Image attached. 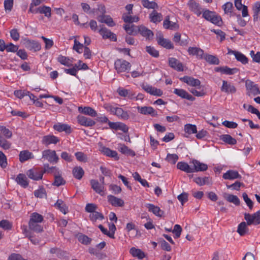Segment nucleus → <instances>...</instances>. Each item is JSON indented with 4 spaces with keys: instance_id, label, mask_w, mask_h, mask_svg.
Here are the masks:
<instances>
[{
    "instance_id": "f257e3e1",
    "label": "nucleus",
    "mask_w": 260,
    "mask_h": 260,
    "mask_svg": "<svg viewBox=\"0 0 260 260\" xmlns=\"http://www.w3.org/2000/svg\"><path fill=\"white\" fill-rule=\"evenodd\" d=\"M203 17L206 20L210 21L216 25H219L221 22V19L220 16L216 15L214 12L208 10L203 11Z\"/></svg>"
},
{
    "instance_id": "f03ea898",
    "label": "nucleus",
    "mask_w": 260,
    "mask_h": 260,
    "mask_svg": "<svg viewBox=\"0 0 260 260\" xmlns=\"http://www.w3.org/2000/svg\"><path fill=\"white\" fill-rule=\"evenodd\" d=\"M50 163L56 164L59 160V157L55 150L46 149L42 151V157Z\"/></svg>"
},
{
    "instance_id": "7ed1b4c3",
    "label": "nucleus",
    "mask_w": 260,
    "mask_h": 260,
    "mask_svg": "<svg viewBox=\"0 0 260 260\" xmlns=\"http://www.w3.org/2000/svg\"><path fill=\"white\" fill-rule=\"evenodd\" d=\"M115 69L118 73L124 72L130 70L131 64L127 61L118 59L115 61Z\"/></svg>"
},
{
    "instance_id": "20e7f679",
    "label": "nucleus",
    "mask_w": 260,
    "mask_h": 260,
    "mask_svg": "<svg viewBox=\"0 0 260 260\" xmlns=\"http://www.w3.org/2000/svg\"><path fill=\"white\" fill-rule=\"evenodd\" d=\"M244 218L247 221V225H257L260 223V210L253 214L245 213Z\"/></svg>"
},
{
    "instance_id": "39448f33",
    "label": "nucleus",
    "mask_w": 260,
    "mask_h": 260,
    "mask_svg": "<svg viewBox=\"0 0 260 260\" xmlns=\"http://www.w3.org/2000/svg\"><path fill=\"white\" fill-rule=\"evenodd\" d=\"M141 87L146 92L152 95L160 96L163 94L162 90L153 87L147 83L142 84Z\"/></svg>"
},
{
    "instance_id": "423d86ee",
    "label": "nucleus",
    "mask_w": 260,
    "mask_h": 260,
    "mask_svg": "<svg viewBox=\"0 0 260 260\" xmlns=\"http://www.w3.org/2000/svg\"><path fill=\"white\" fill-rule=\"evenodd\" d=\"M100 27L99 32L104 39H109L113 41H117V37L115 34L103 26H100Z\"/></svg>"
},
{
    "instance_id": "0eeeda50",
    "label": "nucleus",
    "mask_w": 260,
    "mask_h": 260,
    "mask_svg": "<svg viewBox=\"0 0 260 260\" xmlns=\"http://www.w3.org/2000/svg\"><path fill=\"white\" fill-rule=\"evenodd\" d=\"M246 87L248 90L249 95L250 94L256 95L260 94V90L257 85L250 80H248L246 81Z\"/></svg>"
},
{
    "instance_id": "6e6552de",
    "label": "nucleus",
    "mask_w": 260,
    "mask_h": 260,
    "mask_svg": "<svg viewBox=\"0 0 260 260\" xmlns=\"http://www.w3.org/2000/svg\"><path fill=\"white\" fill-rule=\"evenodd\" d=\"M187 6L190 11L196 14L197 16H200L204 11L199 4L193 0H190L187 3Z\"/></svg>"
},
{
    "instance_id": "1a4fd4ad",
    "label": "nucleus",
    "mask_w": 260,
    "mask_h": 260,
    "mask_svg": "<svg viewBox=\"0 0 260 260\" xmlns=\"http://www.w3.org/2000/svg\"><path fill=\"white\" fill-rule=\"evenodd\" d=\"M26 174L29 178L38 181L42 179L44 172L37 169H32L28 170Z\"/></svg>"
},
{
    "instance_id": "9d476101",
    "label": "nucleus",
    "mask_w": 260,
    "mask_h": 260,
    "mask_svg": "<svg viewBox=\"0 0 260 260\" xmlns=\"http://www.w3.org/2000/svg\"><path fill=\"white\" fill-rule=\"evenodd\" d=\"M24 44L25 47L29 50L37 51L41 49V44L36 41L26 39L24 40Z\"/></svg>"
},
{
    "instance_id": "9b49d317",
    "label": "nucleus",
    "mask_w": 260,
    "mask_h": 260,
    "mask_svg": "<svg viewBox=\"0 0 260 260\" xmlns=\"http://www.w3.org/2000/svg\"><path fill=\"white\" fill-rule=\"evenodd\" d=\"M59 142V139L52 135L44 136L42 137L41 143L42 144L48 146L51 144H56Z\"/></svg>"
},
{
    "instance_id": "f8f14e48",
    "label": "nucleus",
    "mask_w": 260,
    "mask_h": 260,
    "mask_svg": "<svg viewBox=\"0 0 260 260\" xmlns=\"http://www.w3.org/2000/svg\"><path fill=\"white\" fill-rule=\"evenodd\" d=\"M228 54L234 55L237 61L241 62L243 64H245L248 62V58L240 52L233 50L229 48Z\"/></svg>"
},
{
    "instance_id": "ddd939ff",
    "label": "nucleus",
    "mask_w": 260,
    "mask_h": 260,
    "mask_svg": "<svg viewBox=\"0 0 260 260\" xmlns=\"http://www.w3.org/2000/svg\"><path fill=\"white\" fill-rule=\"evenodd\" d=\"M156 40L158 44L167 49H173V45L171 42L168 39H164L161 34L159 33L156 35Z\"/></svg>"
},
{
    "instance_id": "4468645a",
    "label": "nucleus",
    "mask_w": 260,
    "mask_h": 260,
    "mask_svg": "<svg viewBox=\"0 0 260 260\" xmlns=\"http://www.w3.org/2000/svg\"><path fill=\"white\" fill-rule=\"evenodd\" d=\"M90 182L91 188L94 191L101 196L104 194L105 187L103 184L100 183L98 180L94 179L91 180Z\"/></svg>"
},
{
    "instance_id": "2eb2a0df",
    "label": "nucleus",
    "mask_w": 260,
    "mask_h": 260,
    "mask_svg": "<svg viewBox=\"0 0 260 260\" xmlns=\"http://www.w3.org/2000/svg\"><path fill=\"white\" fill-rule=\"evenodd\" d=\"M138 33L147 40L151 39L154 36L153 32L150 29L143 25L138 26Z\"/></svg>"
},
{
    "instance_id": "dca6fc26",
    "label": "nucleus",
    "mask_w": 260,
    "mask_h": 260,
    "mask_svg": "<svg viewBox=\"0 0 260 260\" xmlns=\"http://www.w3.org/2000/svg\"><path fill=\"white\" fill-rule=\"evenodd\" d=\"M100 150L103 154L107 156L114 158L115 160L119 159L118 153L116 151L112 150L110 148L104 146L100 147Z\"/></svg>"
},
{
    "instance_id": "f3484780",
    "label": "nucleus",
    "mask_w": 260,
    "mask_h": 260,
    "mask_svg": "<svg viewBox=\"0 0 260 260\" xmlns=\"http://www.w3.org/2000/svg\"><path fill=\"white\" fill-rule=\"evenodd\" d=\"M174 93L178 96L184 99H186L191 101L195 100V98L191 95L189 94L186 90L183 89L175 88Z\"/></svg>"
},
{
    "instance_id": "a211bd4d",
    "label": "nucleus",
    "mask_w": 260,
    "mask_h": 260,
    "mask_svg": "<svg viewBox=\"0 0 260 260\" xmlns=\"http://www.w3.org/2000/svg\"><path fill=\"white\" fill-rule=\"evenodd\" d=\"M138 112L144 115H150L152 116L157 115V112L152 107H137Z\"/></svg>"
},
{
    "instance_id": "6ab92c4d",
    "label": "nucleus",
    "mask_w": 260,
    "mask_h": 260,
    "mask_svg": "<svg viewBox=\"0 0 260 260\" xmlns=\"http://www.w3.org/2000/svg\"><path fill=\"white\" fill-rule=\"evenodd\" d=\"M145 206L148 209L149 212L153 213L156 216L161 217L164 214V212L159 207L155 206L152 204H146Z\"/></svg>"
},
{
    "instance_id": "aec40b11",
    "label": "nucleus",
    "mask_w": 260,
    "mask_h": 260,
    "mask_svg": "<svg viewBox=\"0 0 260 260\" xmlns=\"http://www.w3.org/2000/svg\"><path fill=\"white\" fill-rule=\"evenodd\" d=\"M187 52L190 55L196 56L197 58L200 59H203L204 51L198 47H190L188 48Z\"/></svg>"
},
{
    "instance_id": "412c9836",
    "label": "nucleus",
    "mask_w": 260,
    "mask_h": 260,
    "mask_svg": "<svg viewBox=\"0 0 260 260\" xmlns=\"http://www.w3.org/2000/svg\"><path fill=\"white\" fill-rule=\"evenodd\" d=\"M77 121L80 125L84 126H92L95 124L94 120L82 115L77 117Z\"/></svg>"
},
{
    "instance_id": "4be33fe9",
    "label": "nucleus",
    "mask_w": 260,
    "mask_h": 260,
    "mask_svg": "<svg viewBox=\"0 0 260 260\" xmlns=\"http://www.w3.org/2000/svg\"><path fill=\"white\" fill-rule=\"evenodd\" d=\"M191 163L193 165V167L192 168L193 169V172L205 171L208 169L207 165L201 162L198 160L193 159Z\"/></svg>"
},
{
    "instance_id": "5701e85b",
    "label": "nucleus",
    "mask_w": 260,
    "mask_h": 260,
    "mask_svg": "<svg viewBox=\"0 0 260 260\" xmlns=\"http://www.w3.org/2000/svg\"><path fill=\"white\" fill-rule=\"evenodd\" d=\"M180 80L191 86H200L201 84V82L199 79H194L193 77L189 76H184L181 78Z\"/></svg>"
},
{
    "instance_id": "b1692460",
    "label": "nucleus",
    "mask_w": 260,
    "mask_h": 260,
    "mask_svg": "<svg viewBox=\"0 0 260 260\" xmlns=\"http://www.w3.org/2000/svg\"><path fill=\"white\" fill-rule=\"evenodd\" d=\"M169 64L171 68L178 71L180 72L183 71V66L182 63L175 58H169Z\"/></svg>"
},
{
    "instance_id": "393cba45",
    "label": "nucleus",
    "mask_w": 260,
    "mask_h": 260,
    "mask_svg": "<svg viewBox=\"0 0 260 260\" xmlns=\"http://www.w3.org/2000/svg\"><path fill=\"white\" fill-rule=\"evenodd\" d=\"M216 72H220L226 75H234L237 73L238 69L237 68H230L227 66L217 67L215 69Z\"/></svg>"
},
{
    "instance_id": "a878e982",
    "label": "nucleus",
    "mask_w": 260,
    "mask_h": 260,
    "mask_svg": "<svg viewBox=\"0 0 260 260\" xmlns=\"http://www.w3.org/2000/svg\"><path fill=\"white\" fill-rule=\"evenodd\" d=\"M108 202L113 206L122 207L124 205V201L112 195H109L107 197Z\"/></svg>"
},
{
    "instance_id": "bb28decb",
    "label": "nucleus",
    "mask_w": 260,
    "mask_h": 260,
    "mask_svg": "<svg viewBox=\"0 0 260 260\" xmlns=\"http://www.w3.org/2000/svg\"><path fill=\"white\" fill-rule=\"evenodd\" d=\"M53 128L59 132H65L67 134H70L72 132L71 126L64 123L55 124L53 125Z\"/></svg>"
},
{
    "instance_id": "cd10ccee",
    "label": "nucleus",
    "mask_w": 260,
    "mask_h": 260,
    "mask_svg": "<svg viewBox=\"0 0 260 260\" xmlns=\"http://www.w3.org/2000/svg\"><path fill=\"white\" fill-rule=\"evenodd\" d=\"M222 91L226 92L228 93H235L236 91L235 87L232 84L228 83L225 80L222 81V85L221 88Z\"/></svg>"
},
{
    "instance_id": "c85d7f7f",
    "label": "nucleus",
    "mask_w": 260,
    "mask_h": 260,
    "mask_svg": "<svg viewBox=\"0 0 260 260\" xmlns=\"http://www.w3.org/2000/svg\"><path fill=\"white\" fill-rule=\"evenodd\" d=\"M234 3L238 10H242V15L243 17L248 15L247 7L242 4V0H235Z\"/></svg>"
},
{
    "instance_id": "c756f323",
    "label": "nucleus",
    "mask_w": 260,
    "mask_h": 260,
    "mask_svg": "<svg viewBox=\"0 0 260 260\" xmlns=\"http://www.w3.org/2000/svg\"><path fill=\"white\" fill-rule=\"evenodd\" d=\"M78 111L91 117H95L97 116L96 112L90 107H84L83 108L82 107H79Z\"/></svg>"
},
{
    "instance_id": "7c9ffc66",
    "label": "nucleus",
    "mask_w": 260,
    "mask_h": 260,
    "mask_svg": "<svg viewBox=\"0 0 260 260\" xmlns=\"http://www.w3.org/2000/svg\"><path fill=\"white\" fill-rule=\"evenodd\" d=\"M97 19L99 22L105 23L110 27L115 25V23L112 18L108 15L100 16L98 17Z\"/></svg>"
},
{
    "instance_id": "2f4dec72",
    "label": "nucleus",
    "mask_w": 260,
    "mask_h": 260,
    "mask_svg": "<svg viewBox=\"0 0 260 260\" xmlns=\"http://www.w3.org/2000/svg\"><path fill=\"white\" fill-rule=\"evenodd\" d=\"M241 177L239 173L237 171L234 170H229L223 175V178L224 179L233 180Z\"/></svg>"
},
{
    "instance_id": "473e14b6",
    "label": "nucleus",
    "mask_w": 260,
    "mask_h": 260,
    "mask_svg": "<svg viewBox=\"0 0 260 260\" xmlns=\"http://www.w3.org/2000/svg\"><path fill=\"white\" fill-rule=\"evenodd\" d=\"M57 60L60 64L64 66L68 67L72 66L73 58H70L62 55H59L57 58Z\"/></svg>"
},
{
    "instance_id": "72a5a7b5",
    "label": "nucleus",
    "mask_w": 260,
    "mask_h": 260,
    "mask_svg": "<svg viewBox=\"0 0 260 260\" xmlns=\"http://www.w3.org/2000/svg\"><path fill=\"white\" fill-rule=\"evenodd\" d=\"M33 154L28 150L21 151L19 154V160L21 162H24L29 159L34 158Z\"/></svg>"
},
{
    "instance_id": "f704fd0d",
    "label": "nucleus",
    "mask_w": 260,
    "mask_h": 260,
    "mask_svg": "<svg viewBox=\"0 0 260 260\" xmlns=\"http://www.w3.org/2000/svg\"><path fill=\"white\" fill-rule=\"evenodd\" d=\"M17 183L23 187H26L28 185L27 177L23 174H19L16 179Z\"/></svg>"
},
{
    "instance_id": "c9c22d12",
    "label": "nucleus",
    "mask_w": 260,
    "mask_h": 260,
    "mask_svg": "<svg viewBox=\"0 0 260 260\" xmlns=\"http://www.w3.org/2000/svg\"><path fill=\"white\" fill-rule=\"evenodd\" d=\"M177 168L182 171L187 173H193V169L188 164L183 161L178 162L177 165Z\"/></svg>"
},
{
    "instance_id": "e433bc0d",
    "label": "nucleus",
    "mask_w": 260,
    "mask_h": 260,
    "mask_svg": "<svg viewBox=\"0 0 260 260\" xmlns=\"http://www.w3.org/2000/svg\"><path fill=\"white\" fill-rule=\"evenodd\" d=\"M164 27L166 29L172 30H176L179 26L177 23L170 21L169 17L168 16L163 22Z\"/></svg>"
},
{
    "instance_id": "4c0bfd02",
    "label": "nucleus",
    "mask_w": 260,
    "mask_h": 260,
    "mask_svg": "<svg viewBox=\"0 0 260 260\" xmlns=\"http://www.w3.org/2000/svg\"><path fill=\"white\" fill-rule=\"evenodd\" d=\"M118 150L120 152L125 155L131 156L135 155V152L124 144H119Z\"/></svg>"
},
{
    "instance_id": "58836bf2",
    "label": "nucleus",
    "mask_w": 260,
    "mask_h": 260,
    "mask_svg": "<svg viewBox=\"0 0 260 260\" xmlns=\"http://www.w3.org/2000/svg\"><path fill=\"white\" fill-rule=\"evenodd\" d=\"M203 59H204L207 62L211 64H218L219 63V60L218 58L214 55L205 54L204 53Z\"/></svg>"
},
{
    "instance_id": "ea45409f",
    "label": "nucleus",
    "mask_w": 260,
    "mask_h": 260,
    "mask_svg": "<svg viewBox=\"0 0 260 260\" xmlns=\"http://www.w3.org/2000/svg\"><path fill=\"white\" fill-rule=\"evenodd\" d=\"M114 115L122 120H127L129 117L127 112L124 111L120 107H117V109L115 110V114Z\"/></svg>"
},
{
    "instance_id": "a19ab883",
    "label": "nucleus",
    "mask_w": 260,
    "mask_h": 260,
    "mask_svg": "<svg viewBox=\"0 0 260 260\" xmlns=\"http://www.w3.org/2000/svg\"><path fill=\"white\" fill-rule=\"evenodd\" d=\"M54 181L52 184L56 186H59L66 184L65 180L61 177V174L59 171L58 173L54 175Z\"/></svg>"
},
{
    "instance_id": "79ce46f5",
    "label": "nucleus",
    "mask_w": 260,
    "mask_h": 260,
    "mask_svg": "<svg viewBox=\"0 0 260 260\" xmlns=\"http://www.w3.org/2000/svg\"><path fill=\"white\" fill-rule=\"evenodd\" d=\"M126 32L130 35H136L138 33V26L134 24H126L124 26Z\"/></svg>"
},
{
    "instance_id": "37998d69",
    "label": "nucleus",
    "mask_w": 260,
    "mask_h": 260,
    "mask_svg": "<svg viewBox=\"0 0 260 260\" xmlns=\"http://www.w3.org/2000/svg\"><path fill=\"white\" fill-rule=\"evenodd\" d=\"M118 93L119 95L123 97L127 96L128 98L131 99H134L135 98L134 94L131 92L129 90L124 89L122 87H119L117 89V90Z\"/></svg>"
},
{
    "instance_id": "c03bdc74",
    "label": "nucleus",
    "mask_w": 260,
    "mask_h": 260,
    "mask_svg": "<svg viewBox=\"0 0 260 260\" xmlns=\"http://www.w3.org/2000/svg\"><path fill=\"white\" fill-rule=\"evenodd\" d=\"M39 222H28L30 230L36 233H41L43 231V227Z\"/></svg>"
},
{
    "instance_id": "a18cd8bd",
    "label": "nucleus",
    "mask_w": 260,
    "mask_h": 260,
    "mask_svg": "<svg viewBox=\"0 0 260 260\" xmlns=\"http://www.w3.org/2000/svg\"><path fill=\"white\" fill-rule=\"evenodd\" d=\"M54 206L64 214H66L68 212V207L61 200H58L56 203H55Z\"/></svg>"
},
{
    "instance_id": "49530a36",
    "label": "nucleus",
    "mask_w": 260,
    "mask_h": 260,
    "mask_svg": "<svg viewBox=\"0 0 260 260\" xmlns=\"http://www.w3.org/2000/svg\"><path fill=\"white\" fill-rule=\"evenodd\" d=\"M149 18L151 21L153 23H158L162 20V15L155 11H153L150 15Z\"/></svg>"
},
{
    "instance_id": "de8ad7c7",
    "label": "nucleus",
    "mask_w": 260,
    "mask_h": 260,
    "mask_svg": "<svg viewBox=\"0 0 260 260\" xmlns=\"http://www.w3.org/2000/svg\"><path fill=\"white\" fill-rule=\"evenodd\" d=\"M38 11V13L43 14L47 18H50L51 16V9L49 7L46 6L39 7Z\"/></svg>"
},
{
    "instance_id": "09e8293b",
    "label": "nucleus",
    "mask_w": 260,
    "mask_h": 260,
    "mask_svg": "<svg viewBox=\"0 0 260 260\" xmlns=\"http://www.w3.org/2000/svg\"><path fill=\"white\" fill-rule=\"evenodd\" d=\"M130 253L134 257H137L139 259H142L145 257V253L140 249L132 247L129 250Z\"/></svg>"
},
{
    "instance_id": "8fccbe9b",
    "label": "nucleus",
    "mask_w": 260,
    "mask_h": 260,
    "mask_svg": "<svg viewBox=\"0 0 260 260\" xmlns=\"http://www.w3.org/2000/svg\"><path fill=\"white\" fill-rule=\"evenodd\" d=\"M193 181L200 186H203L205 184H209L210 183V178L208 177H196L193 179Z\"/></svg>"
},
{
    "instance_id": "3c124183",
    "label": "nucleus",
    "mask_w": 260,
    "mask_h": 260,
    "mask_svg": "<svg viewBox=\"0 0 260 260\" xmlns=\"http://www.w3.org/2000/svg\"><path fill=\"white\" fill-rule=\"evenodd\" d=\"M60 171L58 168L56 167H50L49 164H45L44 165V171L43 172L44 173H48L53 174V175H55L57 173H58Z\"/></svg>"
},
{
    "instance_id": "603ef678",
    "label": "nucleus",
    "mask_w": 260,
    "mask_h": 260,
    "mask_svg": "<svg viewBox=\"0 0 260 260\" xmlns=\"http://www.w3.org/2000/svg\"><path fill=\"white\" fill-rule=\"evenodd\" d=\"M184 132L188 135L197 133V127L196 125L191 124H186L184 125Z\"/></svg>"
},
{
    "instance_id": "864d4df0",
    "label": "nucleus",
    "mask_w": 260,
    "mask_h": 260,
    "mask_svg": "<svg viewBox=\"0 0 260 260\" xmlns=\"http://www.w3.org/2000/svg\"><path fill=\"white\" fill-rule=\"evenodd\" d=\"M84 174L83 169L80 167H75L73 170V174L76 179L80 180Z\"/></svg>"
},
{
    "instance_id": "5fc2aeb1",
    "label": "nucleus",
    "mask_w": 260,
    "mask_h": 260,
    "mask_svg": "<svg viewBox=\"0 0 260 260\" xmlns=\"http://www.w3.org/2000/svg\"><path fill=\"white\" fill-rule=\"evenodd\" d=\"M224 198L229 202L232 203L236 206H238L240 205V200L238 197L235 195L226 194L224 196Z\"/></svg>"
},
{
    "instance_id": "6e6d98bb",
    "label": "nucleus",
    "mask_w": 260,
    "mask_h": 260,
    "mask_svg": "<svg viewBox=\"0 0 260 260\" xmlns=\"http://www.w3.org/2000/svg\"><path fill=\"white\" fill-rule=\"evenodd\" d=\"M43 220V217L41 214L34 212L32 213L30 216L29 222H39L41 223Z\"/></svg>"
},
{
    "instance_id": "4d7b16f0",
    "label": "nucleus",
    "mask_w": 260,
    "mask_h": 260,
    "mask_svg": "<svg viewBox=\"0 0 260 260\" xmlns=\"http://www.w3.org/2000/svg\"><path fill=\"white\" fill-rule=\"evenodd\" d=\"M221 139L224 142L230 145H235L237 143L235 139L233 138L230 135H223L221 136Z\"/></svg>"
},
{
    "instance_id": "13d9d810",
    "label": "nucleus",
    "mask_w": 260,
    "mask_h": 260,
    "mask_svg": "<svg viewBox=\"0 0 260 260\" xmlns=\"http://www.w3.org/2000/svg\"><path fill=\"white\" fill-rule=\"evenodd\" d=\"M247 224L245 222H242L239 224L237 232L240 236H244L248 232Z\"/></svg>"
},
{
    "instance_id": "bf43d9fd",
    "label": "nucleus",
    "mask_w": 260,
    "mask_h": 260,
    "mask_svg": "<svg viewBox=\"0 0 260 260\" xmlns=\"http://www.w3.org/2000/svg\"><path fill=\"white\" fill-rule=\"evenodd\" d=\"M89 218L92 221L95 222L98 219L103 220L104 216L101 213L95 211L90 214Z\"/></svg>"
},
{
    "instance_id": "052dcab7",
    "label": "nucleus",
    "mask_w": 260,
    "mask_h": 260,
    "mask_svg": "<svg viewBox=\"0 0 260 260\" xmlns=\"http://www.w3.org/2000/svg\"><path fill=\"white\" fill-rule=\"evenodd\" d=\"M0 134H3L6 138L10 139L12 137V133L6 126L0 125Z\"/></svg>"
},
{
    "instance_id": "680f3d73",
    "label": "nucleus",
    "mask_w": 260,
    "mask_h": 260,
    "mask_svg": "<svg viewBox=\"0 0 260 260\" xmlns=\"http://www.w3.org/2000/svg\"><path fill=\"white\" fill-rule=\"evenodd\" d=\"M142 4L144 7L148 9H155L158 6L155 2L149 0H142Z\"/></svg>"
},
{
    "instance_id": "e2e57ef3",
    "label": "nucleus",
    "mask_w": 260,
    "mask_h": 260,
    "mask_svg": "<svg viewBox=\"0 0 260 260\" xmlns=\"http://www.w3.org/2000/svg\"><path fill=\"white\" fill-rule=\"evenodd\" d=\"M11 143L0 134V147L5 150L9 149L11 147Z\"/></svg>"
},
{
    "instance_id": "0e129e2a",
    "label": "nucleus",
    "mask_w": 260,
    "mask_h": 260,
    "mask_svg": "<svg viewBox=\"0 0 260 260\" xmlns=\"http://www.w3.org/2000/svg\"><path fill=\"white\" fill-rule=\"evenodd\" d=\"M103 107L111 114L114 115L115 114V110L117 109V107L109 103H105L103 105Z\"/></svg>"
},
{
    "instance_id": "69168bd1",
    "label": "nucleus",
    "mask_w": 260,
    "mask_h": 260,
    "mask_svg": "<svg viewBox=\"0 0 260 260\" xmlns=\"http://www.w3.org/2000/svg\"><path fill=\"white\" fill-rule=\"evenodd\" d=\"M7 159L5 154L1 151H0V166L4 169L7 166Z\"/></svg>"
},
{
    "instance_id": "338daca9",
    "label": "nucleus",
    "mask_w": 260,
    "mask_h": 260,
    "mask_svg": "<svg viewBox=\"0 0 260 260\" xmlns=\"http://www.w3.org/2000/svg\"><path fill=\"white\" fill-rule=\"evenodd\" d=\"M178 159V156L176 154H168L166 160L172 164H175Z\"/></svg>"
},
{
    "instance_id": "774afa93",
    "label": "nucleus",
    "mask_w": 260,
    "mask_h": 260,
    "mask_svg": "<svg viewBox=\"0 0 260 260\" xmlns=\"http://www.w3.org/2000/svg\"><path fill=\"white\" fill-rule=\"evenodd\" d=\"M83 48V45L81 44L78 41L75 39L74 40V45L73 46V49L78 53H81L82 52Z\"/></svg>"
}]
</instances>
